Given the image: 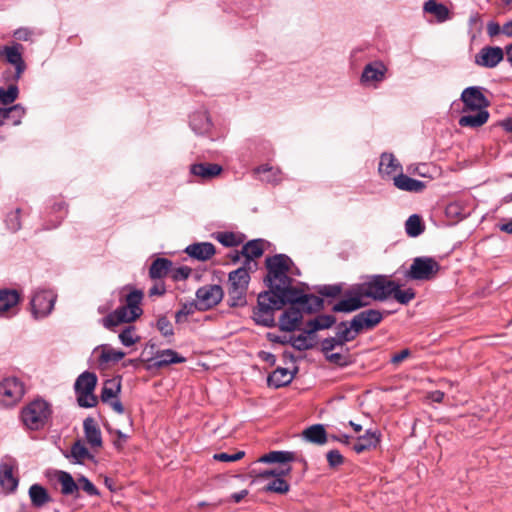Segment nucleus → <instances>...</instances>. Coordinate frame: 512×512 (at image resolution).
Returning a JSON list of instances; mask_svg holds the SVG:
<instances>
[{
	"mask_svg": "<svg viewBox=\"0 0 512 512\" xmlns=\"http://www.w3.org/2000/svg\"><path fill=\"white\" fill-rule=\"evenodd\" d=\"M396 288V282L385 275L367 276L363 282L355 284L347 297L333 307L335 312H352L370 304V300L384 301Z\"/></svg>",
	"mask_w": 512,
	"mask_h": 512,
	"instance_id": "1",
	"label": "nucleus"
},
{
	"mask_svg": "<svg viewBox=\"0 0 512 512\" xmlns=\"http://www.w3.org/2000/svg\"><path fill=\"white\" fill-rule=\"evenodd\" d=\"M144 294L141 290L125 286L120 290L119 302L121 305L105 316L101 323L109 330L121 324L136 321L143 314L142 301Z\"/></svg>",
	"mask_w": 512,
	"mask_h": 512,
	"instance_id": "2",
	"label": "nucleus"
},
{
	"mask_svg": "<svg viewBox=\"0 0 512 512\" xmlns=\"http://www.w3.org/2000/svg\"><path fill=\"white\" fill-rule=\"evenodd\" d=\"M483 88L479 86H470L465 88L461 93V101L463 102V112H475L474 114H466L459 118L458 124L461 127L479 128L483 126L489 119V100L483 94Z\"/></svg>",
	"mask_w": 512,
	"mask_h": 512,
	"instance_id": "3",
	"label": "nucleus"
},
{
	"mask_svg": "<svg viewBox=\"0 0 512 512\" xmlns=\"http://www.w3.org/2000/svg\"><path fill=\"white\" fill-rule=\"evenodd\" d=\"M266 265L270 287L281 294H284L291 286V276L300 274L292 260L284 254L267 258Z\"/></svg>",
	"mask_w": 512,
	"mask_h": 512,
	"instance_id": "4",
	"label": "nucleus"
},
{
	"mask_svg": "<svg viewBox=\"0 0 512 512\" xmlns=\"http://www.w3.org/2000/svg\"><path fill=\"white\" fill-rule=\"evenodd\" d=\"M52 410L50 404L43 399H35L21 411V420L30 430H40L48 422Z\"/></svg>",
	"mask_w": 512,
	"mask_h": 512,
	"instance_id": "5",
	"label": "nucleus"
},
{
	"mask_svg": "<svg viewBox=\"0 0 512 512\" xmlns=\"http://www.w3.org/2000/svg\"><path fill=\"white\" fill-rule=\"evenodd\" d=\"M97 381L96 374L89 371H85L77 377L74 390L80 407L92 408L97 405L98 399L94 395Z\"/></svg>",
	"mask_w": 512,
	"mask_h": 512,
	"instance_id": "6",
	"label": "nucleus"
},
{
	"mask_svg": "<svg viewBox=\"0 0 512 512\" xmlns=\"http://www.w3.org/2000/svg\"><path fill=\"white\" fill-rule=\"evenodd\" d=\"M249 281L250 275L246 267H240L229 273L228 295L233 306L245 303Z\"/></svg>",
	"mask_w": 512,
	"mask_h": 512,
	"instance_id": "7",
	"label": "nucleus"
},
{
	"mask_svg": "<svg viewBox=\"0 0 512 512\" xmlns=\"http://www.w3.org/2000/svg\"><path fill=\"white\" fill-rule=\"evenodd\" d=\"M25 388L22 381L16 377H8L0 382V405L15 406L24 396Z\"/></svg>",
	"mask_w": 512,
	"mask_h": 512,
	"instance_id": "8",
	"label": "nucleus"
},
{
	"mask_svg": "<svg viewBox=\"0 0 512 512\" xmlns=\"http://www.w3.org/2000/svg\"><path fill=\"white\" fill-rule=\"evenodd\" d=\"M440 269L437 261L430 257H418L413 260L407 277L412 280H430Z\"/></svg>",
	"mask_w": 512,
	"mask_h": 512,
	"instance_id": "9",
	"label": "nucleus"
},
{
	"mask_svg": "<svg viewBox=\"0 0 512 512\" xmlns=\"http://www.w3.org/2000/svg\"><path fill=\"white\" fill-rule=\"evenodd\" d=\"M56 295L51 290H41L31 300L32 314L36 319L49 315L54 307Z\"/></svg>",
	"mask_w": 512,
	"mask_h": 512,
	"instance_id": "10",
	"label": "nucleus"
},
{
	"mask_svg": "<svg viewBox=\"0 0 512 512\" xmlns=\"http://www.w3.org/2000/svg\"><path fill=\"white\" fill-rule=\"evenodd\" d=\"M17 461L11 456H4L0 461V486L6 492H13L18 486V479L14 476Z\"/></svg>",
	"mask_w": 512,
	"mask_h": 512,
	"instance_id": "11",
	"label": "nucleus"
},
{
	"mask_svg": "<svg viewBox=\"0 0 512 512\" xmlns=\"http://www.w3.org/2000/svg\"><path fill=\"white\" fill-rule=\"evenodd\" d=\"M223 290L219 285H206L199 288L196 292L199 310H208L216 306L223 298Z\"/></svg>",
	"mask_w": 512,
	"mask_h": 512,
	"instance_id": "12",
	"label": "nucleus"
},
{
	"mask_svg": "<svg viewBox=\"0 0 512 512\" xmlns=\"http://www.w3.org/2000/svg\"><path fill=\"white\" fill-rule=\"evenodd\" d=\"M388 69L386 65L381 61H374L367 64L361 75V83L367 87L376 88L381 83L387 73Z\"/></svg>",
	"mask_w": 512,
	"mask_h": 512,
	"instance_id": "13",
	"label": "nucleus"
},
{
	"mask_svg": "<svg viewBox=\"0 0 512 512\" xmlns=\"http://www.w3.org/2000/svg\"><path fill=\"white\" fill-rule=\"evenodd\" d=\"M383 318L382 313L376 309H368L360 312L351 320V326L356 332L363 329H372L378 325Z\"/></svg>",
	"mask_w": 512,
	"mask_h": 512,
	"instance_id": "14",
	"label": "nucleus"
},
{
	"mask_svg": "<svg viewBox=\"0 0 512 512\" xmlns=\"http://www.w3.org/2000/svg\"><path fill=\"white\" fill-rule=\"evenodd\" d=\"M504 54L500 47H484L476 55L475 62L479 66L493 68L503 60Z\"/></svg>",
	"mask_w": 512,
	"mask_h": 512,
	"instance_id": "15",
	"label": "nucleus"
},
{
	"mask_svg": "<svg viewBox=\"0 0 512 512\" xmlns=\"http://www.w3.org/2000/svg\"><path fill=\"white\" fill-rule=\"evenodd\" d=\"M20 300L19 293L14 289L0 290V316H13L17 313Z\"/></svg>",
	"mask_w": 512,
	"mask_h": 512,
	"instance_id": "16",
	"label": "nucleus"
},
{
	"mask_svg": "<svg viewBox=\"0 0 512 512\" xmlns=\"http://www.w3.org/2000/svg\"><path fill=\"white\" fill-rule=\"evenodd\" d=\"M303 318L302 310L300 307H296L294 304L287 308L279 319V325L281 330L292 332L296 330L301 323Z\"/></svg>",
	"mask_w": 512,
	"mask_h": 512,
	"instance_id": "17",
	"label": "nucleus"
},
{
	"mask_svg": "<svg viewBox=\"0 0 512 512\" xmlns=\"http://www.w3.org/2000/svg\"><path fill=\"white\" fill-rule=\"evenodd\" d=\"M393 185L401 191L409 193H421L426 188V184L423 181H419L409 177L402 171L393 177Z\"/></svg>",
	"mask_w": 512,
	"mask_h": 512,
	"instance_id": "18",
	"label": "nucleus"
},
{
	"mask_svg": "<svg viewBox=\"0 0 512 512\" xmlns=\"http://www.w3.org/2000/svg\"><path fill=\"white\" fill-rule=\"evenodd\" d=\"M378 171L382 178L393 180L394 175L402 171V166L393 154L383 153L380 157Z\"/></svg>",
	"mask_w": 512,
	"mask_h": 512,
	"instance_id": "19",
	"label": "nucleus"
},
{
	"mask_svg": "<svg viewBox=\"0 0 512 512\" xmlns=\"http://www.w3.org/2000/svg\"><path fill=\"white\" fill-rule=\"evenodd\" d=\"M151 361L153 362L152 366L159 369L171 364L183 363L186 358L172 349H165L158 351Z\"/></svg>",
	"mask_w": 512,
	"mask_h": 512,
	"instance_id": "20",
	"label": "nucleus"
},
{
	"mask_svg": "<svg viewBox=\"0 0 512 512\" xmlns=\"http://www.w3.org/2000/svg\"><path fill=\"white\" fill-rule=\"evenodd\" d=\"M83 429L87 443L92 448H101L102 435L96 421L91 417L86 418L83 422Z\"/></svg>",
	"mask_w": 512,
	"mask_h": 512,
	"instance_id": "21",
	"label": "nucleus"
},
{
	"mask_svg": "<svg viewBox=\"0 0 512 512\" xmlns=\"http://www.w3.org/2000/svg\"><path fill=\"white\" fill-rule=\"evenodd\" d=\"M185 252L197 260H209L215 254V247L210 242L194 243L186 247Z\"/></svg>",
	"mask_w": 512,
	"mask_h": 512,
	"instance_id": "22",
	"label": "nucleus"
},
{
	"mask_svg": "<svg viewBox=\"0 0 512 512\" xmlns=\"http://www.w3.org/2000/svg\"><path fill=\"white\" fill-rule=\"evenodd\" d=\"M190 172L202 180H210L222 172V167L213 163H198L191 165Z\"/></svg>",
	"mask_w": 512,
	"mask_h": 512,
	"instance_id": "23",
	"label": "nucleus"
},
{
	"mask_svg": "<svg viewBox=\"0 0 512 512\" xmlns=\"http://www.w3.org/2000/svg\"><path fill=\"white\" fill-rule=\"evenodd\" d=\"M21 45L15 44L13 46H5L3 48V53L6 56V60L15 66L16 68V78H20L21 74L23 73L25 69V64L22 59L21 54Z\"/></svg>",
	"mask_w": 512,
	"mask_h": 512,
	"instance_id": "24",
	"label": "nucleus"
},
{
	"mask_svg": "<svg viewBox=\"0 0 512 512\" xmlns=\"http://www.w3.org/2000/svg\"><path fill=\"white\" fill-rule=\"evenodd\" d=\"M190 127L198 135H203L211 130L212 123L206 111H197L190 116Z\"/></svg>",
	"mask_w": 512,
	"mask_h": 512,
	"instance_id": "25",
	"label": "nucleus"
},
{
	"mask_svg": "<svg viewBox=\"0 0 512 512\" xmlns=\"http://www.w3.org/2000/svg\"><path fill=\"white\" fill-rule=\"evenodd\" d=\"M294 373L287 368L278 367L268 376V385L274 388L286 386L292 382Z\"/></svg>",
	"mask_w": 512,
	"mask_h": 512,
	"instance_id": "26",
	"label": "nucleus"
},
{
	"mask_svg": "<svg viewBox=\"0 0 512 512\" xmlns=\"http://www.w3.org/2000/svg\"><path fill=\"white\" fill-rule=\"evenodd\" d=\"M94 353L98 354L100 364H107L110 362L115 363L125 356L123 351L116 350L109 345H100L96 347Z\"/></svg>",
	"mask_w": 512,
	"mask_h": 512,
	"instance_id": "27",
	"label": "nucleus"
},
{
	"mask_svg": "<svg viewBox=\"0 0 512 512\" xmlns=\"http://www.w3.org/2000/svg\"><path fill=\"white\" fill-rule=\"evenodd\" d=\"M379 443V437L376 432L368 430L364 435L357 438L355 443L353 444V450L360 454L364 451L371 450L377 446Z\"/></svg>",
	"mask_w": 512,
	"mask_h": 512,
	"instance_id": "28",
	"label": "nucleus"
},
{
	"mask_svg": "<svg viewBox=\"0 0 512 512\" xmlns=\"http://www.w3.org/2000/svg\"><path fill=\"white\" fill-rule=\"evenodd\" d=\"M57 481L61 486V493L66 496H76L78 493V480L75 481L70 473L66 471H58L56 474Z\"/></svg>",
	"mask_w": 512,
	"mask_h": 512,
	"instance_id": "29",
	"label": "nucleus"
},
{
	"mask_svg": "<svg viewBox=\"0 0 512 512\" xmlns=\"http://www.w3.org/2000/svg\"><path fill=\"white\" fill-rule=\"evenodd\" d=\"M283 303L282 296L275 291L260 293L257 300L259 306L272 311L281 309Z\"/></svg>",
	"mask_w": 512,
	"mask_h": 512,
	"instance_id": "30",
	"label": "nucleus"
},
{
	"mask_svg": "<svg viewBox=\"0 0 512 512\" xmlns=\"http://www.w3.org/2000/svg\"><path fill=\"white\" fill-rule=\"evenodd\" d=\"M254 173L259 175V179L266 183L277 184L282 180L280 169L268 164L255 168Z\"/></svg>",
	"mask_w": 512,
	"mask_h": 512,
	"instance_id": "31",
	"label": "nucleus"
},
{
	"mask_svg": "<svg viewBox=\"0 0 512 512\" xmlns=\"http://www.w3.org/2000/svg\"><path fill=\"white\" fill-rule=\"evenodd\" d=\"M296 459V454L291 451H271L258 459L260 463H281L283 466Z\"/></svg>",
	"mask_w": 512,
	"mask_h": 512,
	"instance_id": "32",
	"label": "nucleus"
},
{
	"mask_svg": "<svg viewBox=\"0 0 512 512\" xmlns=\"http://www.w3.org/2000/svg\"><path fill=\"white\" fill-rule=\"evenodd\" d=\"M172 269V262L166 258H157L149 269V276L154 280H162Z\"/></svg>",
	"mask_w": 512,
	"mask_h": 512,
	"instance_id": "33",
	"label": "nucleus"
},
{
	"mask_svg": "<svg viewBox=\"0 0 512 512\" xmlns=\"http://www.w3.org/2000/svg\"><path fill=\"white\" fill-rule=\"evenodd\" d=\"M29 497L34 507L40 508L51 501L48 491L40 484H33L29 488Z\"/></svg>",
	"mask_w": 512,
	"mask_h": 512,
	"instance_id": "34",
	"label": "nucleus"
},
{
	"mask_svg": "<svg viewBox=\"0 0 512 512\" xmlns=\"http://www.w3.org/2000/svg\"><path fill=\"white\" fill-rule=\"evenodd\" d=\"M242 254L246 257V265H251L255 258H259L263 254V241L251 240L242 247ZM256 266V263H253Z\"/></svg>",
	"mask_w": 512,
	"mask_h": 512,
	"instance_id": "35",
	"label": "nucleus"
},
{
	"mask_svg": "<svg viewBox=\"0 0 512 512\" xmlns=\"http://www.w3.org/2000/svg\"><path fill=\"white\" fill-rule=\"evenodd\" d=\"M295 304H297L301 310L312 313L322 308L323 300L318 296L305 294L297 298Z\"/></svg>",
	"mask_w": 512,
	"mask_h": 512,
	"instance_id": "36",
	"label": "nucleus"
},
{
	"mask_svg": "<svg viewBox=\"0 0 512 512\" xmlns=\"http://www.w3.org/2000/svg\"><path fill=\"white\" fill-rule=\"evenodd\" d=\"M121 391V380L118 378L108 379L104 382L101 391V401L106 403L110 400L117 398Z\"/></svg>",
	"mask_w": 512,
	"mask_h": 512,
	"instance_id": "37",
	"label": "nucleus"
},
{
	"mask_svg": "<svg viewBox=\"0 0 512 512\" xmlns=\"http://www.w3.org/2000/svg\"><path fill=\"white\" fill-rule=\"evenodd\" d=\"M335 323V317L332 315H319L307 323L306 333L314 334L323 329L330 328Z\"/></svg>",
	"mask_w": 512,
	"mask_h": 512,
	"instance_id": "38",
	"label": "nucleus"
},
{
	"mask_svg": "<svg viewBox=\"0 0 512 512\" xmlns=\"http://www.w3.org/2000/svg\"><path fill=\"white\" fill-rule=\"evenodd\" d=\"M304 438L315 444H324L327 441L326 431L321 424L312 425L303 431Z\"/></svg>",
	"mask_w": 512,
	"mask_h": 512,
	"instance_id": "39",
	"label": "nucleus"
},
{
	"mask_svg": "<svg viewBox=\"0 0 512 512\" xmlns=\"http://www.w3.org/2000/svg\"><path fill=\"white\" fill-rule=\"evenodd\" d=\"M424 11L433 14L439 22H444L449 19L450 13L448 8L435 0L426 1L424 4Z\"/></svg>",
	"mask_w": 512,
	"mask_h": 512,
	"instance_id": "40",
	"label": "nucleus"
},
{
	"mask_svg": "<svg viewBox=\"0 0 512 512\" xmlns=\"http://www.w3.org/2000/svg\"><path fill=\"white\" fill-rule=\"evenodd\" d=\"M253 318L256 323L270 327L274 323V311L265 309L257 304V307L253 311Z\"/></svg>",
	"mask_w": 512,
	"mask_h": 512,
	"instance_id": "41",
	"label": "nucleus"
},
{
	"mask_svg": "<svg viewBox=\"0 0 512 512\" xmlns=\"http://www.w3.org/2000/svg\"><path fill=\"white\" fill-rule=\"evenodd\" d=\"M25 113V110L24 108L17 104V105H14L10 108H0V126L4 124V121L6 119H8L11 115H13V117H16L17 119L14 120V124L17 125L20 123V119L22 118V116L24 115Z\"/></svg>",
	"mask_w": 512,
	"mask_h": 512,
	"instance_id": "42",
	"label": "nucleus"
},
{
	"mask_svg": "<svg viewBox=\"0 0 512 512\" xmlns=\"http://www.w3.org/2000/svg\"><path fill=\"white\" fill-rule=\"evenodd\" d=\"M70 457L74 459L75 463L82 464L91 456L85 445L81 441H76L71 447Z\"/></svg>",
	"mask_w": 512,
	"mask_h": 512,
	"instance_id": "43",
	"label": "nucleus"
},
{
	"mask_svg": "<svg viewBox=\"0 0 512 512\" xmlns=\"http://www.w3.org/2000/svg\"><path fill=\"white\" fill-rule=\"evenodd\" d=\"M310 334H307L306 331L298 336H291L289 338V343L297 350L303 351L312 348L313 342Z\"/></svg>",
	"mask_w": 512,
	"mask_h": 512,
	"instance_id": "44",
	"label": "nucleus"
},
{
	"mask_svg": "<svg viewBox=\"0 0 512 512\" xmlns=\"http://www.w3.org/2000/svg\"><path fill=\"white\" fill-rule=\"evenodd\" d=\"M445 213L447 217L452 219H461L468 215L461 201H453L446 206Z\"/></svg>",
	"mask_w": 512,
	"mask_h": 512,
	"instance_id": "45",
	"label": "nucleus"
},
{
	"mask_svg": "<svg viewBox=\"0 0 512 512\" xmlns=\"http://www.w3.org/2000/svg\"><path fill=\"white\" fill-rule=\"evenodd\" d=\"M405 229H406V233L409 236H411V237L419 236L423 231L421 218L416 214L411 215L405 223Z\"/></svg>",
	"mask_w": 512,
	"mask_h": 512,
	"instance_id": "46",
	"label": "nucleus"
},
{
	"mask_svg": "<svg viewBox=\"0 0 512 512\" xmlns=\"http://www.w3.org/2000/svg\"><path fill=\"white\" fill-rule=\"evenodd\" d=\"M118 337L120 342L126 347L133 346L140 340V336L137 335L134 326H128L123 329Z\"/></svg>",
	"mask_w": 512,
	"mask_h": 512,
	"instance_id": "47",
	"label": "nucleus"
},
{
	"mask_svg": "<svg viewBox=\"0 0 512 512\" xmlns=\"http://www.w3.org/2000/svg\"><path fill=\"white\" fill-rule=\"evenodd\" d=\"M196 310H199L197 302H189L182 305L181 309L175 314L176 323H184L190 315H193Z\"/></svg>",
	"mask_w": 512,
	"mask_h": 512,
	"instance_id": "48",
	"label": "nucleus"
},
{
	"mask_svg": "<svg viewBox=\"0 0 512 512\" xmlns=\"http://www.w3.org/2000/svg\"><path fill=\"white\" fill-rule=\"evenodd\" d=\"M216 240L226 247L238 246L242 239L232 232H219L215 236Z\"/></svg>",
	"mask_w": 512,
	"mask_h": 512,
	"instance_id": "49",
	"label": "nucleus"
},
{
	"mask_svg": "<svg viewBox=\"0 0 512 512\" xmlns=\"http://www.w3.org/2000/svg\"><path fill=\"white\" fill-rule=\"evenodd\" d=\"M337 329V338L340 340V343L344 344L346 342L354 340L356 336L360 333L353 330L351 325L350 327H347L346 323L344 322L340 323Z\"/></svg>",
	"mask_w": 512,
	"mask_h": 512,
	"instance_id": "50",
	"label": "nucleus"
},
{
	"mask_svg": "<svg viewBox=\"0 0 512 512\" xmlns=\"http://www.w3.org/2000/svg\"><path fill=\"white\" fill-rule=\"evenodd\" d=\"M325 358L332 364L338 365L340 367H345L351 363L350 355L348 353H325Z\"/></svg>",
	"mask_w": 512,
	"mask_h": 512,
	"instance_id": "51",
	"label": "nucleus"
},
{
	"mask_svg": "<svg viewBox=\"0 0 512 512\" xmlns=\"http://www.w3.org/2000/svg\"><path fill=\"white\" fill-rule=\"evenodd\" d=\"M18 96V88L15 85L9 86L7 89L0 88V103L8 105L16 100Z\"/></svg>",
	"mask_w": 512,
	"mask_h": 512,
	"instance_id": "52",
	"label": "nucleus"
},
{
	"mask_svg": "<svg viewBox=\"0 0 512 512\" xmlns=\"http://www.w3.org/2000/svg\"><path fill=\"white\" fill-rule=\"evenodd\" d=\"M284 476H280L271 481L266 486V491L276 492L280 494L287 493L289 491V484L283 479Z\"/></svg>",
	"mask_w": 512,
	"mask_h": 512,
	"instance_id": "53",
	"label": "nucleus"
},
{
	"mask_svg": "<svg viewBox=\"0 0 512 512\" xmlns=\"http://www.w3.org/2000/svg\"><path fill=\"white\" fill-rule=\"evenodd\" d=\"M392 295L401 304H408L415 297V293L412 289L401 290L397 283Z\"/></svg>",
	"mask_w": 512,
	"mask_h": 512,
	"instance_id": "54",
	"label": "nucleus"
},
{
	"mask_svg": "<svg viewBox=\"0 0 512 512\" xmlns=\"http://www.w3.org/2000/svg\"><path fill=\"white\" fill-rule=\"evenodd\" d=\"M82 489L89 496H99L100 492L95 485L85 476L78 478V490Z\"/></svg>",
	"mask_w": 512,
	"mask_h": 512,
	"instance_id": "55",
	"label": "nucleus"
},
{
	"mask_svg": "<svg viewBox=\"0 0 512 512\" xmlns=\"http://www.w3.org/2000/svg\"><path fill=\"white\" fill-rule=\"evenodd\" d=\"M292 470L291 466H282L278 469H267L259 473V477L261 478H270L274 477L275 479L280 476H286L288 475Z\"/></svg>",
	"mask_w": 512,
	"mask_h": 512,
	"instance_id": "56",
	"label": "nucleus"
},
{
	"mask_svg": "<svg viewBox=\"0 0 512 512\" xmlns=\"http://www.w3.org/2000/svg\"><path fill=\"white\" fill-rule=\"evenodd\" d=\"M157 329L165 337H169L174 334L173 326L171 322L168 320V318L165 316H161L157 320Z\"/></svg>",
	"mask_w": 512,
	"mask_h": 512,
	"instance_id": "57",
	"label": "nucleus"
},
{
	"mask_svg": "<svg viewBox=\"0 0 512 512\" xmlns=\"http://www.w3.org/2000/svg\"><path fill=\"white\" fill-rule=\"evenodd\" d=\"M6 224L9 230L16 232L21 228L20 223V210L17 209L8 214Z\"/></svg>",
	"mask_w": 512,
	"mask_h": 512,
	"instance_id": "58",
	"label": "nucleus"
},
{
	"mask_svg": "<svg viewBox=\"0 0 512 512\" xmlns=\"http://www.w3.org/2000/svg\"><path fill=\"white\" fill-rule=\"evenodd\" d=\"M245 455L244 451H238L234 454H228V453H217L213 456V458L217 461L221 462H234L242 459Z\"/></svg>",
	"mask_w": 512,
	"mask_h": 512,
	"instance_id": "59",
	"label": "nucleus"
},
{
	"mask_svg": "<svg viewBox=\"0 0 512 512\" xmlns=\"http://www.w3.org/2000/svg\"><path fill=\"white\" fill-rule=\"evenodd\" d=\"M321 346L322 352L325 354L332 352V350H334L338 346H344V343H340V340L337 337H331L324 339L321 343Z\"/></svg>",
	"mask_w": 512,
	"mask_h": 512,
	"instance_id": "60",
	"label": "nucleus"
},
{
	"mask_svg": "<svg viewBox=\"0 0 512 512\" xmlns=\"http://www.w3.org/2000/svg\"><path fill=\"white\" fill-rule=\"evenodd\" d=\"M327 461L331 467H337L343 463V456L338 450H330L327 453Z\"/></svg>",
	"mask_w": 512,
	"mask_h": 512,
	"instance_id": "61",
	"label": "nucleus"
},
{
	"mask_svg": "<svg viewBox=\"0 0 512 512\" xmlns=\"http://www.w3.org/2000/svg\"><path fill=\"white\" fill-rule=\"evenodd\" d=\"M407 172L410 174H417L422 177L428 175V167L425 164H413L407 166Z\"/></svg>",
	"mask_w": 512,
	"mask_h": 512,
	"instance_id": "62",
	"label": "nucleus"
},
{
	"mask_svg": "<svg viewBox=\"0 0 512 512\" xmlns=\"http://www.w3.org/2000/svg\"><path fill=\"white\" fill-rule=\"evenodd\" d=\"M171 272L174 280H184L189 277L191 269L188 267H179Z\"/></svg>",
	"mask_w": 512,
	"mask_h": 512,
	"instance_id": "63",
	"label": "nucleus"
},
{
	"mask_svg": "<svg viewBox=\"0 0 512 512\" xmlns=\"http://www.w3.org/2000/svg\"><path fill=\"white\" fill-rule=\"evenodd\" d=\"M319 292L324 296L335 297L340 294L341 288L337 285H327L323 286Z\"/></svg>",
	"mask_w": 512,
	"mask_h": 512,
	"instance_id": "64",
	"label": "nucleus"
}]
</instances>
